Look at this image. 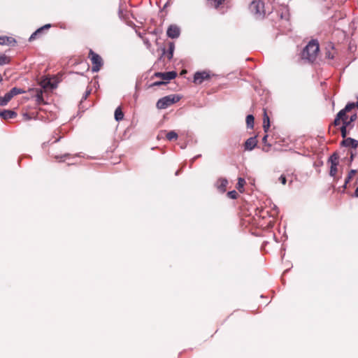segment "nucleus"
I'll return each mask as SVG.
<instances>
[{"label":"nucleus","mask_w":358,"mask_h":358,"mask_svg":"<svg viewBox=\"0 0 358 358\" xmlns=\"http://www.w3.org/2000/svg\"><path fill=\"white\" fill-rule=\"evenodd\" d=\"M355 107V103H348L345 107L340 110L338 113L337 114L335 120H334V124L336 126H338L341 124L342 122L343 124H348L349 125L352 121H354L357 115H354L350 117V118L348 117V116L346 115V113L349 111H350L352 109H353Z\"/></svg>","instance_id":"nucleus-1"},{"label":"nucleus","mask_w":358,"mask_h":358,"mask_svg":"<svg viewBox=\"0 0 358 358\" xmlns=\"http://www.w3.org/2000/svg\"><path fill=\"white\" fill-rule=\"evenodd\" d=\"M278 16L280 18L279 24L278 25V29L283 33L290 31L289 13L288 8L286 6L281 7L280 10L278 11Z\"/></svg>","instance_id":"nucleus-2"},{"label":"nucleus","mask_w":358,"mask_h":358,"mask_svg":"<svg viewBox=\"0 0 358 358\" xmlns=\"http://www.w3.org/2000/svg\"><path fill=\"white\" fill-rule=\"evenodd\" d=\"M319 52V44L317 41H311L305 47L302 52V58L310 62H313Z\"/></svg>","instance_id":"nucleus-3"},{"label":"nucleus","mask_w":358,"mask_h":358,"mask_svg":"<svg viewBox=\"0 0 358 358\" xmlns=\"http://www.w3.org/2000/svg\"><path fill=\"white\" fill-rule=\"evenodd\" d=\"M180 97L176 94H171L159 99L156 104L158 109H166L173 103L179 101Z\"/></svg>","instance_id":"nucleus-4"},{"label":"nucleus","mask_w":358,"mask_h":358,"mask_svg":"<svg viewBox=\"0 0 358 358\" xmlns=\"http://www.w3.org/2000/svg\"><path fill=\"white\" fill-rule=\"evenodd\" d=\"M249 9L257 17H263L265 15L264 3L261 0L252 1Z\"/></svg>","instance_id":"nucleus-5"},{"label":"nucleus","mask_w":358,"mask_h":358,"mask_svg":"<svg viewBox=\"0 0 358 358\" xmlns=\"http://www.w3.org/2000/svg\"><path fill=\"white\" fill-rule=\"evenodd\" d=\"M89 58L92 64V71L93 72H98L103 65L101 57L93 50H90L89 52Z\"/></svg>","instance_id":"nucleus-6"},{"label":"nucleus","mask_w":358,"mask_h":358,"mask_svg":"<svg viewBox=\"0 0 358 358\" xmlns=\"http://www.w3.org/2000/svg\"><path fill=\"white\" fill-rule=\"evenodd\" d=\"M177 76L175 71H169L165 73H156L155 76L161 78L164 81H156L152 84V86H159L165 84L171 80L174 79Z\"/></svg>","instance_id":"nucleus-7"},{"label":"nucleus","mask_w":358,"mask_h":358,"mask_svg":"<svg viewBox=\"0 0 358 358\" xmlns=\"http://www.w3.org/2000/svg\"><path fill=\"white\" fill-rule=\"evenodd\" d=\"M329 162L331 163L329 174L331 176L335 178L337 173V166L338 164V157L336 154H333L329 159Z\"/></svg>","instance_id":"nucleus-8"},{"label":"nucleus","mask_w":358,"mask_h":358,"mask_svg":"<svg viewBox=\"0 0 358 358\" xmlns=\"http://www.w3.org/2000/svg\"><path fill=\"white\" fill-rule=\"evenodd\" d=\"M210 77V73L208 71L196 72L194 76V83L197 85L201 84L204 80L209 79Z\"/></svg>","instance_id":"nucleus-9"},{"label":"nucleus","mask_w":358,"mask_h":358,"mask_svg":"<svg viewBox=\"0 0 358 358\" xmlns=\"http://www.w3.org/2000/svg\"><path fill=\"white\" fill-rule=\"evenodd\" d=\"M180 34V28L175 24H171L169 27L166 34L169 38H177L179 37Z\"/></svg>","instance_id":"nucleus-10"},{"label":"nucleus","mask_w":358,"mask_h":358,"mask_svg":"<svg viewBox=\"0 0 358 358\" xmlns=\"http://www.w3.org/2000/svg\"><path fill=\"white\" fill-rule=\"evenodd\" d=\"M341 144L345 147L356 148L358 146L357 141L352 138H345Z\"/></svg>","instance_id":"nucleus-11"},{"label":"nucleus","mask_w":358,"mask_h":358,"mask_svg":"<svg viewBox=\"0 0 358 358\" xmlns=\"http://www.w3.org/2000/svg\"><path fill=\"white\" fill-rule=\"evenodd\" d=\"M16 41L15 38L9 36H0V45H15Z\"/></svg>","instance_id":"nucleus-12"},{"label":"nucleus","mask_w":358,"mask_h":358,"mask_svg":"<svg viewBox=\"0 0 358 358\" xmlns=\"http://www.w3.org/2000/svg\"><path fill=\"white\" fill-rule=\"evenodd\" d=\"M51 27V25L50 24H45L44 26H43L42 27L38 29L35 32H34L31 36L29 37V41H31L33 40H34L35 38H36L39 35H41V34L43 32V31L44 30H48L50 27Z\"/></svg>","instance_id":"nucleus-13"},{"label":"nucleus","mask_w":358,"mask_h":358,"mask_svg":"<svg viewBox=\"0 0 358 358\" xmlns=\"http://www.w3.org/2000/svg\"><path fill=\"white\" fill-rule=\"evenodd\" d=\"M257 143L256 137H250L245 141V148L248 150H252L257 145Z\"/></svg>","instance_id":"nucleus-14"},{"label":"nucleus","mask_w":358,"mask_h":358,"mask_svg":"<svg viewBox=\"0 0 358 358\" xmlns=\"http://www.w3.org/2000/svg\"><path fill=\"white\" fill-rule=\"evenodd\" d=\"M17 116V113L13 110H4L0 113V117L4 120L13 119Z\"/></svg>","instance_id":"nucleus-15"},{"label":"nucleus","mask_w":358,"mask_h":358,"mask_svg":"<svg viewBox=\"0 0 358 358\" xmlns=\"http://www.w3.org/2000/svg\"><path fill=\"white\" fill-rule=\"evenodd\" d=\"M357 173V171L356 170H354V169H352L350 170V171L348 173V176L347 178H345V183L343 186V189H346L347 188V185L351 181V180L355 177V176L356 175Z\"/></svg>","instance_id":"nucleus-16"},{"label":"nucleus","mask_w":358,"mask_h":358,"mask_svg":"<svg viewBox=\"0 0 358 358\" xmlns=\"http://www.w3.org/2000/svg\"><path fill=\"white\" fill-rule=\"evenodd\" d=\"M263 127H264V130L265 132H267V131L268 130V129L270 127V120H269V117H268L266 110H264V113Z\"/></svg>","instance_id":"nucleus-17"},{"label":"nucleus","mask_w":358,"mask_h":358,"mask_svg":"<svg viewBox=\"0 0 358 358\" xmlns=\"http://www.w3.org/2000/svg\"><path fill=\"white\" fill-rule=\"evenodd\" d=\"M43 87L44 88H47V87H50V88H52V89H54L57 87V85L56 84H54L51 82V80L49 79V78H45L44 79L42 83H41Z\"/></svg>","instance_id":"nucleus-18"},{"label":"nucleus","mask_w":358,"mask_h":358,"mask_svg":"<svg viewBox=\"0 0 358 358\" xmlns=\"http://www.w3.org/2000/svg\"><path fill=\"white\" fill-rule=\"evenodd\" d=\"M124 118V114L120 107H117L115 111V119L119 122Z\"/></svg>","instance_id":"nucleus-19"},{"label":"nucleus","mask_w":358,"mask_h":358,"mask_svg":"<svg viewBox=\"0 0 358 358\" xmlns=\"http://www.w3.org/2000/svg\"><path fill=\"white\" fill-rule=\"evenodd\" d=\"M245 184V179L242 178H239L238 179V182H237V185H236V188L240 192H243V190H244V185Z\"/></svg>","instance_id":"nucleus-20"},{"label":"nucleus","mask_w":358,"mask_h":358,"mask_svg":"<svg viewBox=\"0 0 358 358\" xmlns=\"http://www.w3.org/2000/svg\"><path fill=\"white\" fill-rule=\"evenodd\" d=\"M254 116L252 115H248L246 117V124L248 128H252L254 126Z\"/></svg>","instance_id":"nucleus-21"},{"label":"nucleus","mask_w":358,"mask_h":358,"mask_svg":"<svg viewBox=\"0 0 358 358\" xmlns=\"http://www.w3.org/2000/svg\"><path fill=\"white\" fill-rule=\"evenodd\" d=\"M13 97L15 95H17V94H22L24 92V91L20 88H17V87H13L12 88L9 92H8Z\"/></svg>","instance_id":"nucleus-22"},{"label":"nucleus","mask_w":358,"mask_h":358,"mask_svg":"<svg viewBox=\"0 0 358 358\" xmlns=\"http://www.w3.org/2000/svg\"><path fill=\"white\" fill-rule=\"evenodd\" d=\"M166 138L169 141L176 140L178 138V134L175 131H170L166 134Z\"/></svg>","instance_id":"nucleus-23"},{"label":"nucleus","mask_w":358,"mask_h":358,"mask_svg":"<svg viewBox=\"0 0 358 358\" xmlns=\"http://www.w3.org/2000/svg\"><path fill=\"white\" fill-rule=\"evenodd\" d=\"M10 58L4 54H0V65L8 64Z\"/></svg>","instance_id":"nucleus-24"},{"label":"nucleus","mask_w":358,"mask_h":358,"mask_svg":"<svg viewBox=\"0 0 358 358\" xmlns=\"http://www.w3.org/2000/svg\"><path fill=\"white\" fill-rule=\"evenodd\" d=\"M209 3L215 8H218L224 0H208Z\"/></svg>","instance_id":"nucleus-25"},{"label":"nucleus","mask_w":358,"mask_h":358,"mask_svg":"<svg viewBox=\"0 0 358 358\" xmlns=\"http://www.w3.org/2000/svg\"><path fill=\"white\" fill-rule=\"evenodd\" d=\"M52 156L56 159H59L62 162H64L66 159H69V157H70V155L69 154H64V155H61V156L52 155Z\"/></svg>","instance_id":"nucleus-26"},{"label":"nucleus","mask_w":358,"mask_h":358,"mask_svg":"<svg viewBox=\"0 0 358 358\" xmlns=\"http://www.w3.org/2000/svg\"><path fill=\"white\" fill-rule=\"evenodd\" d=\"M348 124H343L341 128V136L343 138H345L347 136V127H348Z\"/></svg>","instance_id":"nucleus-27"},{"label":"nucleus","mask_w":358,"mask_h":358,"mask_svg":"<svg viewBox=\"0 0 358 358\" xmlns=\"http://www.w3.org/2000/svg\"><path fill=\"white\" fill-rule=\"evenodd\" d=\"M3 99V101L4 103H6V105L11 100V99L13 98L12 95L9 93V92H7L6 94H5V95L3 96H2Z\"/></svg>","instance_id":"nucleus-28"},{"label":"nucleus","mask_w":358,"mask_h":358,"mask_svg":"<svg viewBox=\"0 0 358 358\" xmlns=\"http://www.w3.org/2000/svg\"><path fill=\"white\" fill-rule=\"evenodd\" d=\"M3 99V101L4 103H6V105L11 100V99L13 98L12 95L9 93V92H7L6 94H5V95L3 96H2Z\"/></svg>","instance_id":"nucleus-29"},{"label":"nucleus","mask_w":358,"mask_h":358,"mask_svg":"<svg viewBox=\"0 0 358 358\" xmlns=\"http://www.w3.org/2000/svg\"><path fill=\"white\" fill-rule=\"evenodd\" d=\"M227 195L229 198L231 199H235L237 198V196H238V193L235 191V190H233V191H230L227 193Z\"/></svg>","instance_id":"nucleus-30"},{"label":"nucleus","mask_w":358,"mask_h":358,"mask_svg":"<svg viewBox=\"0 0 358 358\" xmlns=\"http://www.w3.org/2000/svg\"><path fill=\"white\" fill-rule=\"evenodd\" d=\"M227 184H228V181L226 179H222V180H220V187L224 189V188L227 187Z\"/></svg>","instance_id":"nucleus-31"},{"label":"nucleus","mask_w":358,"mask_h":358,"mask_svg":"<svg viewBox=\"0 0 358 358\" xmlns=\"http://www.w3.org/2000/svg\"><path fill=\"white\" fill-rule=\"evenodd\" d=\"M279 180L282 182V184L285 185L286 183V178L283 175H282L279 178Z\"/></svg>","instance_id":"nucleus-32"},{"label":"nucleus","mask_w":358,"mask_h":358,"mask_svg":"<svg viewBox=\"0 0 358 358\" xmlns=\"http://www.w3.org/2000/svg\"><path fill=\"white\" fill-rule=\"evenodd\" d=\"M0 106H6L2 96H0Z\"/></svg>","instance_id":"nucleus-33"},{"label":"nucleus","mask_w":358,"mask_h":358,"mask_svg":"<svg viewBox=\"0 0 358 358\" xmlns=\"http://www.w3.org/2000/svg\"><path fill=\"white\" fill-rule=\"evenodd\" d=\"M267 137H268V136H267V135H266V136H264L263 137V138H262V141H263L264 143H266V141H267Z\"/></svg>","instance_id":"nucleus-34"},{"label":"nucleus","mask_w":358,"mask_h":358,"mask_svg":"<svg viewBox=\"0 0 358 358\" xmlns=\"http://www.w3.org/2000/svg\"><path fill=\"white\" fill-rule=\"evenodd\" d=\"M90 91H87V92H85V96H84V97H83V98H84V99H87V96L90 94Z\"/></svg>","instance_id":"nucleus-35"},{"label":"nucleus","mask_w":358,"mask_h":358,"mask_svg":"<svg viewBox=\"0 0 358 358\" xmlns=\"http://www.w3.org/2000/svg\"><path fill=\"white\" fill-rule=\"evenodd\" d=\"M355 196L356 197H358V187L356 188L355 189Z\"/></svg>","instance_id":"nucleus-36"},{"label":"nucleus","mask_w":358,"mask_h":358,"mask_svg":"<svg viewBox=\"0 0 358 358\" xmlns=\"http://www.w3.org/2000/svg\"><path fill=\"white\" fill-rule=\"evenodd\" d=\"M173 44H171V45H170V50H171V54H172V51H173Z\"/></svg>","instance_id":"nucleus-37"},{"label":"nucleus","mask_w":358,"mask_h":358,"mask_svg":"<svg viewBox=\"0 0 358 358\" xmlns=\"http://www.w3.org/2000/svg\"><path fill=\"white\" fill-rule=\"evenodd\" d=\"M24 119H25V120H27L30 119V117H29L28 116V115H27V114H25V115H24Z\"/></svg>","instance_id":"nucleus-38"},{"label":"nucleus","mask_w":358,"mask_h":358,"mask_svg":"<svg viewBox=\"0 0 358 358\" xmlns=\"http://www.w3.org/2000/svg\"><path fill=\"white\" fill-rule=\"evenodd\" d=\"M355 107H357L358 108V96H357V101L356 103H355Z\"/></svg>","instance_id":"nucleus-39"},{"label":"nucleus","mask_w":358,"mask_h":358,"mask_svg":"<svg viewBox=\"0 0 358 358\" xmlns=\"http://www.w3.org/2000/svg\"><path fill=\"white\" fill-rule=\"evenodd\" d=\"M2 81V76L0 74V83Z\"/></svg>","instance_id":"nucleus-40"},{"label":"nucleus","mask_w":358,"mask_h":358,"mask_svg":"<svg viewBox=\"0 0 358 358\" xmlns=\"http://www.w3.org/2000/svg\"><path fill=\"white\" fill-rule=\"evenodd\" d=\"M59 140V138L56 139V140L54 141V143L57 142Z\"/></svg>","instance_id":"nucleus-41"}]
</instances>
